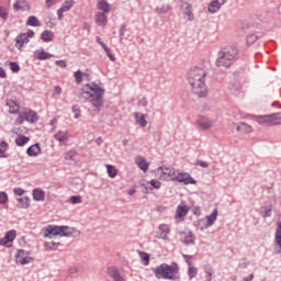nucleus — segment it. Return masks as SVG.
<instances>
[{
	"mask_svg": "<svg viewBox=\"0 0 281 281\" xmlns=\"http://www.w3.org/2000/svg\"><path fill=\"white\" fill-rule=\"evenodd\" d=\"M70 203L72 205H78V204L82 203V198L80 195H72V196H70Z\"/></svg>",
	"mask_w": 281,
	"mask_h": 281,
	"instance_id": "41",
	"label": "nucleus"
},
{
	"mask_svg": "<svg viewBox=\"0 0 281 281\" xmlns=\"http://www.w3.org/2000/svg\"><path fill=\"white\" fill-rule=\"evenodd\" d=\"M239 269H247L249 267V261L247 259H241L238 265Z\"/></svg>",
	"mask_w": 281,
	"mask_h": 281,
	"instance_id": "51",
	"label": "nucleus"
},
{
	"mask_svg": "<svg viewBox=\"0 0 281 281\" xmlns=\"http://www.w3.org/2000/svg\"><path fill=\"white\" fill-rule=\"evenodd\" d=\"M55 65H57V67H60L61 69L67 68V61L66 60H56Z\"/></svg>",
	"mask_w": 281,
	"mask_h": 281,
	"instance_id": "54",
	"label": "nucleus"
},
{
	"mask_svg": "<svg viewBox=\"0 0 281 281\" xmlns=\"http://www.w3.org/2000/svg\"><path fill=\"white\" fill-rule=\"evenodd\" d=\"M27 43H30V37L26 36L25 34L19 35V36L16 37V44H18V45L23 46V45H25V44H27Z\"/></svg>",
	"mask_w": 281,
	"mask_h": 281,
	"instance_id": "36",
	"label": "nucleus"
},
{
	"mask_svg": "<svg viewBox=\"0 0 281 281\" xmlns=\"http://www.w3.org/2000/svg\"><path fill=\"white\" fill-rule=\"evenodd\" d=\"M74 8V0H66L59 9L64 12H69Z\"/></svg>",
	"mask_w": 281,
	"mask_h": 281,
	"instance_id": "35",
	"label": "nucleus"
},
{
	"mask_svg": "<svg viewBox=\"0 0 281 281\" xmlns=\"http://www.w3.org/2000/svg\"><path fill=\"white\" fill-rule=\"evenodd\" d=\"M26 25L30 27H41V21L37 16L30 15L26 21Z\"/></svg>",
	"mask_w": 281,
	"mask_h": 281,
	"instance_id": "28",
	"label": "nucleus"
},
{
	"mask_svg": "<svg viewBox=\"0 0 281 281\" xmlns=\"http://www.w3.org/2000/svg\"><path fill=\"white\" fill-rule=\"evenodd\" d=\"M256 121L262 126H276L278 124H281V115L280 113L259 115L257 116Z\"/></svg>",
	"mask_w": 281,
	"mask_h": 281,
	"instance_id": "7",
	"label": "nucleus"
},
{
	"mask_svg": "<svg viewBox=\"0 0 281 281\" xmlns=\"http://www.w3.org/2000/svg\"><path fill=\"white\" fill-rule=\"evenodd\" d=\"M182 258L186 260L188 267H192V255H182Z\"/></svg>",
	"mask_w": 281,
	"mask_h": 281,
	"instance_id": "50",
	"label": "nucleus"
},
{
	"mask_svg": "<svg viewBox=\"0 0 281 281\" xmlns=\"http://www.w3.org/2000/svg\"><path fill=\"white\" fill-rule=\"evenodd\" d=\"M9 67L13 74H19V71H21V66H19V63L16 61H10Z\"/></svg>",
	"mask_w": 281,
	"mask_h": 281,
	"instance_id": "39",
	"label": "nucleus"
},
{
	"mask_svg": "<svg viewBox=\"0 0 281 281\" xmlns=\"http://www.w3.org/2000/svg\"><path fill=\"white\" fill-rule=\"evenodd\" d=\"M16 201H18V203H20V204H19V207H20L21 210H27V207H30V201H31V200H30L29 196L18 198Z\"/></svg>",
	"mask_w": 281,
	"mask_h": 281,
	"instance_id": "30",
	"label": "nucleus"
},
{
	"mask_svg": "<svg viewBox=\"0 0 281 281\" xmlns=\"http://www.w3.org/2000/svg\"><path fill=\"white\" fill-rule=\"evenodd\" d=\"M124 34H126V24H122L119 30L120 41H124Z\"/></svg>",
	"mask_w": 281,
	"mask_h": 281,
	"instance_id": "42",
	"label": "nucleus"
},
{
	"mask_svg": "<svg viewBox=\"0 0 281 281\" xmlns=\"http://www.w3.org/2000/svg\"><path fill=\"white\" fill-rule=\"evenodd\" d=\"M181 244L186 246L194 245L196 243V236L192 231L181 233Z\"/></svg>",
	"mask_w": 281,
	"mask_h": 281,
	"instance_id": "11",
	"label": "nucleus"
},
{
	"mask_svg": "<svg viewBox=\"0 0 281 281\" xmlns=\"http://www.w3.org/2000/svg\"><path fill=\"white\" fill-rule=\"evenodd\" d=\"M151 271L157 280H181V277H179V265L177 262H172L171 265L161 263L160 266L151 268Z\"/></svg>",
	"mask_w": 281,
	"mask_h": 281,
	"instance_id": "3",
	"label": "nucleus"
},
{
	"mask_svg": "<svg viewBox=\"0 0 281 281\" xmlns=\"http://www.w3.org/2000/svg\"><path fill=\"white\" fill-rule=\"evenodd\" d=\"M254 280V273L249 274L248 277H245L241 281H252Z\"/></svg>",
	"mask_w": 281,
	"mask_h": 281,
	"instance_id": "64",
	"label": "nucleus"
},
{
	"mask_svg": "<svg viewBox=\"0 0 281 281\" xmlns=\"http://www.w3.org/2000/svg\"><path fill=\"white\" fill-rule=\"evenodd\" d=\"M0 19H2L3 21H8V11H5V9L0 7Z\"/></svg>",
	"mask_w": 281,
	"mask_h": 281,
	"instance_id": "52",
	"label": "nucleus"
},
{
	"mask_svg": "<svg viewBox=\"0 0 281 281\" xmlns=\"http://www.w3.org/2000/svg\"><path fill=\"white\" fill-rule=\"evenodd\" d=\"M23 122H29V124H36L38 122V114L32 109H26L19 112L18 120H15L16 126H21Z\"/></svg>",
	"mask_w": 281,
	"mask_h": 281,
	"instance_id": "6",
	"label": "nucleus"
},
{
	"mask_svg": "<svg viewBox=\"0 0 281 281\" xmlns=\"http://www.w3.org/2000/svg\"><path fill=\"white\" fill-rule=\"evenodd\" d=\"M63 14H65V11L63 9L57 10L58 20L63 21Z\"/></svg>",
	"mask_w": 281,
	"mask_h": 281,
	"instance_id": "61",
	"label": "nucleus"
},
{
	"mask_svg": "<svg viewBox=\"0 0 281 281\" xmlns=\"http://www.w3.org/2000/svg\"><path fill=\"white\" fill-rule=\"evenodd\" d=\"M14 238H16V231L11 229L5 233L3 238H0V245L2 247H9L8 243H12V240H14Z\"/></svg>",
	"mask_w": 281,
	"mask_h": 281,
	"instance_id": "17",
	"label": "nucleus"
},
{
	"mask_svg": "<svg viewBox=\"0 0 281 281\" xmlns=\"http://www.w3.org/2000/svg\"><path fill=\"white\" fill-rule=\"evenodd\" d=\"M272 211L271 209H266L265 212L262 213L263 218H269L271 216Z\"/></svg>",
	"mask_w": 281,
	"mask_h": 281,
	"instance_id": "59",
	"label": "nucleus"
},
{
	"mask_svg": "<svg viewBox=\"0 0 281 281\" xmlns=\"http://www.w3.org/2000/svg\"><path fill=\"white\" fill-rule=\"evenodd\" d=\"M149 183L151 188H155V190H159V188H161V182H159V180L151 179Z\"/></svg>",
	"mask_w": 281,
	"mask_h": 281,
	"instance_id": "47",
	"label": "nucleus"
},
{
	"mask_svg": "<svg viewBox=\"0 0 281 281\" xmlns=\"http://www.w3.org/2000/svg\"><path fill=\"white\" fill-rule=\"evenodd\" d=\"M15 260L18 265H30L34 259L30 256H27V252L23 249L18 250V254L15 255Z\"/></svg>",
	"mask_w": 281,
	"mask_h": 281,
	"instance_id": "12",
	"label": "nucleus"
},
{
	"mask_svg": "<svg viewBox=\"0 0 281 281\" xmlns=\"http://www.w3.org/2000/svg\"><path fill=\"white\" fill-rule=\"evenodd\" d=\"M186 3V12L183 13L184 19H187V21H194V13H192V4H190L189 2H184Z\"/></svg>",
	"mask_w": 281,
	"mask_h": 281,
	"instance_id": "27",
	"label": "nucleus"
},
{
	"mask_svg": "<svg viewBox=\"0 0 281 281\" xmlns=\"http://www.w3.org/2000/svg\"><path fill=\"white\" fill-rule=\"evenodd\" d=\"M98 10H101V13L109 14L111 12V4L106 0H101L97 4Z\"/></svg>",
	"mask_w": 281,
	"mask_h": 281,
	"instance_id": "24",
	"label": "nucleus"
},
{
	"mask_svg": "<svg viewBox=\"0 0 281 281\" xmlns=\"http://www.w3.org/2000/svg\"><path fill=\"white\" fill-rule=\"evenodd\" d=\"M35 56L37 60H49V58L54 57V55L49 54L48 52H45L44 49L36 50Z\"/></svg>",
	"mask_w": 281,
	"mask_h": 281,
	"instance_id": "26",
	"label": "nucleus"
},
{
	"mask_svg": "<svg viewBox=\"0 0 281 281\" xmlns=\"http://www.w3.org/2000/svg\"><path fill=\"white\" fill-rule=\"evenodd\" d=\"M140 259L144 260V262H150V256L146 252L140 254Z\"/></svg>",
	"mask_w": 281,
	"mask_h": 281,
	"instance_id": "56",
	"label": "nucleus"
},
{
	"mask_svg": "<svg viewBox=\"0 0 281 281\" xmlns=\"http://www.w3.org/2000/svg\"><path fill=\"white\" fill-rule=\"evenodd\" d=\"M195 126L199 131H210L214 126V123L207 116L200 115L195 121Z\"/></svg>",
	"mask_w": 281,
	"mask_h": 281,
	"instance_id": "10",
	"label": "nucleus"
},
{
	"mask_svg": "<svg viewBox=\"0 0 281 281\" xmlns=\"http://www.w3.org/2000/svg\"><path fill=\"white\" fill-rule=\"evenodd\" d=\"M168 234H170V226H168V224H160L156 233L157 238H160L161 240H167Z\"/></svg>",
	"mask_w": 281,
	"mask_h": 281,
	"instance_id": "16",
	"label": "nucleus"
},
{
	"mask_svg": "<svg viewBox=\"0 0 281 281\" xmlns=\"http://www.w3.org/2000/svg\"><path fill=\"white\" fill-rule=\"evenodd\" d=\"M13 192L15 196H23V194H25V191L22 188H15L13 189Z\"/></svg>",
	"mask_w": 281,
	"mask_h": 281,
	"instance_id": "53",
	"label": "nucleus"
},
{
	"mask_svg": "<svg viewBox=\"0 0 281 281\" xmlns=\"http://www.w3.org/2000/svg\"><path fill=\"white\" fill-rule=\"evenodd\" d=\"M134 119H135L136 124H138V126H142V128H146L148 121H146V116L143 113L135 112Z\"/></svg>",
	"mask_w": 281,
	"mask_h": 281,
	"instance_id": "20",
	"label": "nucleus"
},
{
	"mask_svg": "<svg viewBox=\"0 0 281 281\" xmlns=\"http://www.w3.org/2000/svg\"><path fill=\"white\" fill-rule=\"evenodd\" d=\"M216 218H218V210L214 209L210 215L205 217L206 227H212L214 223H216Z\"/></svg>",
	"mask_w": 281,
	"mask_h": 281,
	"instance_id": "23",
	"label": "nucleus"
},
{
	"mask_svg": "<svg viewBox=\"0 0 281 281\" xmlns=\"http://www.w3.org/2000/svg\"><path fill=\"white\" fill-rule=\"evenodd\" d=\"M8 203V193L0 192V205H5Z\"/></svg>",
	"mask_w": 281,
	"mask_h": 281,
	"instance_id": "46",
	"label": "nucleus"
},
{
	"mask_svg": "<svg viewBox=\"0 0 281 281\" xmlns=\"http://www.w3.org/2000/svg\"><path fill=\"white\" fill-rule=\"evenodd\" d=\"M74 76H75L76 82H78V83L82 82V71L81 70L75 71Z\"/></svg>",
	"mask_w": 281,
	"mask_h": 281,
	"instance_id": "48",
	"label": "nucleus"
},
{
	"mask_svg": "<svg viewBox=\"0 0 281 281\" xmlns=\"http://www.w3.org/2000/svg\"><path fill=\"white\" fill-rule=\"evenodd\" d=\"M95 41H97L98 45L102 46V49H106V44H104V42H102L101 36H97Z\"/></svg>",
	"mask_w": 281,
	"mask_h": 281,
	"instance_id": "57",
	"label": "nucleus"
},
{
	"mask_svg": "<svg viewBox=\"0 0 281 281\" xmlns=\"http://www.w3.org/2000/svg\"><path fill=\"white\" fill-rule=\"evenodd\" d=\"M199 226H200L201 232H205V229H207L210 227V226H207V221L203 220V218H201L199 221Z\"/></svg>",
	"mask_w": 281,
	"mask_h": 281,
	"instance_id": "45",
	"label": "nucleus"
},
{
	"mask_svg": "<svg viewBox=\"0 0 281 281\" xmlns=\"http://www.w3.org/2000/svg\"><path fill=\"white\" fill-rule=\"evenodd\" d=\"M0 78H8V75L5 74V69H3V67H0Z\"/></svg>",
	"mask_w": 281,
	"mask_h": 281,
	"instance_id": "63",
	"label": "nucleus"
},
{
	"mask_svg": "<svg viewBox=\"0 0 281 281\" xmlns=\"http://www.w3.org/2000/svg\"><path fill=\"white\" fill-rule=\"evenodd\" d=\"M232 126H233V128H235L237 131V133H241L244 135L254 133V127H251V125H249L245 122L233 123Z\"/></svg>",
	"mask_w": 281,
	"mask_h": 281,
	"instance_id": "13",
	"label": "nucleus"
},
{
	"mask_svg": "<svg viewBox=\"0 0 281 281\" xmlns=\"http://www.w3.org/2000/svg\"><path fill=\"white\" fill-rule=\"evenodd\" d=\"M32 194L33 201H36L37 203L45 201V191H43V189H33Z\"/></svg>",
	"mask_w": 281,
	"mask_h": 281,
	"instance_id": "21",
	"label": "nucleus"
},
{
	"mask_svg": "<svg viewBox=\"0 0 281 281\" xmlns=\"http://www.w3.org/2000/svg\"><path fill=\"white\" fill-rule=\"evenodd\" d=\"M171 181H178V183H183L184 186H196V180L188 172L178 173L176 177L171 178Z\"/></svg>",
	"mask_w": 281,
	"mask_h": 281,
	"instance_id": "9",
	"label": "nucleus"
},
{
	"mask_svg": "<svg viewBox=\"0 0 281 281\" xmlns=\"http://www.w3.org/2000/svg\"><path fill=\"white\" fill-rule=\"evenodd\" d=\"M63 93V89L59 86H56L54 89V95H60Z\"/></svg>",
	"mask_w": 281,
	"mask_h": 281,
	"instance_id": "60",
	"label": "nucleus"
},
{
	"mask_svg": "<svg viewBox=\"0 0 281 281\" xmlns=\"http://www.w3.org/2000/svg\"><path fill=\"white\" fill-rule=\"evenodd\" d=\"M54 139L59 143V146H67L69 143V132L68 131H58L54 135Z\"/></svg>",
	"mask_w": 281,
	"mask_h": 281,
	"instance_id": "15",
	"label": "nucleus"
},
{
	"mask_svg": "<svg viewBox=\"0 0 281 281\" xmlns=\"http://www.w3.org/2000/svg\"><path fill=\"white\" fill-rule=\"evenodd\" d=\"M26 155L29 157H38V155H41V145L38 143L30 146L27 149H26Z\"/></svg>",
	"mask_w": 281,
	"mask_h": 281,
	"instance_id": "19",
	"label": "nucleus"
},
{
	"mask_svg": "<svg viewBox=\"0 0 281 281\" xmlns=\"http://www.w3.org/2000/svg\"><path fill=\"white\" fill-rule=\"evenodd\" d=\"M205 76H207L205 69L199 67L191 68L188 72L189 85H191L192 91L198 98H205L207 95Z\"/></svg>",
	"mask_w": 281,
	"mask_h": 281,
	"instance_id": "2",
	"label": "nucleus"
},
{
	"mask_svg": "<svg viewBox=\"0 0 281 281\" xmlns=\"http://www.w3.org/2000/svg\"><path fill=\"white\" fill-rule=\"evenodd\" d=\"M55 236H65L66 238H78L80 231L71 226L48 225L44 228V238H54Z\"/></svg>",
	"mask_w": 281,
	"mask_h": 281,
	"instance_id": "4",
	"label": "nucleus"
},
{
	"mask_svg": "<svg viewBox=\"0 0 281 281\" xmlns=\"http://www.w3.org/2000/svg\"><path fill=\"white\" fill-rule=\"evenodd\" d=\"M9 106V113H11L12 115L22 113V111H19V105H16V103H14L13 101H10L7 103Z\"/></svg>",
	"mask_w": 281,
	"mask_h": 281,
	"instance_id": "31",
	"label": "nucleus"
},
{
	"mask_svg": "<svg viewBox=\"0 0 281 281\" xmlns=\"http://www.w3.org/2000/svg\"><path fill=\"white\" fill-rule=\"evenodd\" d=\"M108 170V175L111 179H115L117 177V169L113 165H106L105 166Z\"/></svg>",
	"mask_w": 281,
	"mask_h": 281,
	"instance_id": "33",
	"label": "nucleus"
},
{
	"mask_svg": "<svg viewBox=\"0 0 281 281\" xmlns=\"http://www.w3.org/2000/svg\"><path fill=\"white\" fill-rule=\"evenodd\" d=\"M109 19L106 18V13L98 12L95 14V23L99 27H106V22Z\"/></svg>",
	"mask_w": 281,
	"mask_h": 281,
	"instance_id": "22",
	"label": "nucleus"
},
{
	"mask_svg": "<svg viewBox=\"0 0 281 281\" xmlns=\"http://www.w3.org/2000/svg\"><path fill=\"white\" fill-rule=\"evenodd\" d=\"M157 175H159V179L161 181H168L169 179H173L177 175V170H175V167H158L156 170Z\"/></svg>",
	"mask_w": 281,
	"mask_h": 281,
	"instance_id": "8",
	"label": "nucleus"
},
{
	"mask_svg": "<svg viewBox=\"0 0 281 281\" xmlns=\"http://www.w3.org/2000/svg\"><path fill=\"white\" fill-rule=\"evenodd\" d=\"M156 14H168L170 12V5L161 4L155 9Z\"/></svg>",
	"mask_w": 281,
	"mask_h": 281,
	"instance_id": "34",
	"label": "nucleus"
},
{
	"mask_svg": "<svg viewBox=\"0 0 281 281\" xmlns=\"http://www.w3.org/2000/svg\"><path fill=\"white\" fill-rule=\"evenodd\" d=\"M27 142H30V137L22 135L18 138H15V144L16 146H25V144H27Z\"/></svg>",
	"mask_w": 281,
	"mask_h": 281,
	"instance_id": "37",
	"label": "nucleus"
},
{
	"mask_svg": "<svg viewBox=\"0 0 281 281\" xmlns=\"http://www.w3.org/2000/svg\"><path fill=\"white\" fill-rule=\"evenodd\" d=\"M41 38L44 43H52V41H54V33H52L49 30H45L41 34Z\"/></svg>",
	"mask_w": 281,
	"mask_h": 281,
	"instance_id": "29",
	"label": "nucleus"
},
{
	"mask_svg": "<svg viewBox=\"0 0 281 281\" xmlns=\"http://www.w3.org/2000/svg\"><path fill=\"white\" fill-rule=\"evenodd\" d=\"M57 0H46L47 8H52V5H56Z\"/></svg>",
	"mask_w": 281,
	"mask_h": 281,
	"instance_id": "62",
	"label": "nucleus"
},
{
	"mask_svg": "<svg viewBox=\"0 0 281 281\" xmlns=\"http://www.w3.org/2000/svg\"><path fill=\"white\" fill-rule=\"evenodd\" d=\"M108 273H109V276H111V278H113V279L120 277V272H119L117 269H115V268H109V269H108Z\"/></svg>",
	"mask_w": 281,
	"mask_h": 281,
	"instance_id": "44",
	"label": "nucleus"
},
{
	"mask_svg": "<svg viewBox=\"0 0 281 281\" xmlns=\"http://www.w3.org/2000/svg\"><path fill=\"white\" fill-rule=\"evenodd\" d=\"M136 166H138L139 170H143V172H148V168L150 165H148V161H146V158L144 156H137L135 160Z\"/></svg>",
	"mask_w": 281,
	"mask_h": 281,
	"instance_id": "18",
	"label": "nucleus"
},
{
	"mask_svg": "<svg viewBox=\"0 0 281 281\" xmlns=\"http://www.w3.org/2000/svg\"><path fill=\"white\" fill-rule=\"evenodd\" d=\"M188 276H189V280H194V278L196 276H199V268L189 266L188 267Z\"/></svg>",
	"mask_w": 281,
	"mask_h": 281,
	"instance_id": "32",
	"label": "nucleus"
},
{
	"mask_svg": "<svg viewBox=\"0 0 281 281\" xmlns=\"http://www.w3.org/2000/svg\"><path fill=\"white\" fill-rule=\"evenodd\" d=\"M74 157H76V151H74V150L68 151L65 155V159H74Z\"/></svg>",
	"mask_w": 281,
	"mask_h": 281,
	"instance_id": "58",
	"label": "nucleus"
},
{
	"mask_svg": "<svg viewBox=\"0 0 281 281\" xmlns=\"http://www.w3.org/2000/svg\"><path fill=\"white\" fill-rule=\"evenodd\" d=\"M238 56V49L235 46H225L218 52L216 67H229Z\"/></svg>",
	"mask_w": 281,
	"mask_h": 281,
	"instance_id": "5",
	"label": "nucleus"
},
{
	"mask_svg": "<svg viewBox=\"0 0 281 281\" xmlns=\"http://www.w3.org/2000/svg\"><path fill=\"white\" fill-rule=\"evenodd\" d=\"M247 44L248 45H254V43H256V41H258V35L256 34H250L247 36Z\"/></svg>",
	"mask_w": 281,
	"mask_h": 281,
	"instance_id": "43",
	"label": "nucleus"
},
{
	"mask_svg": "<svg viewBox=\"0 0 281 281\" xmlns=\"http://www.w3.org/2000/svg\"><path fill=\"white\" fill-rule=\"evenodd\" d=\"M222 5L223 4L221 2H218V0H213L210 2L207 10L211 14H216V12H218V10H221Z\"/></svg>",
	"mask_w": 281,
	"mask_h": 281,
	"instance_id": "25",
	"label": "nucleus"
},
{
	"mask_svg": "<svg viewBox=\"0 0 281 281\" xmlns=\"http://www.w3.org/2000/svg\"><path fill=\"white\" fill-rule=\"evenodd\" d=\"M203 270H204V273H205V281H211L212 280V276H213V272H212V267L210 266H204L203 267Z\"/></svg>",
	"mask_w": 281,
	"mask_h": 281,
	"instance_id": "38",
	"label": "nucleus"
},
{
	"mask_svg": "<svg viewBox=\"0 0 281 281\" xmlns=\"http://www.w3.org/2000/svg\"><path fill=\"white\" fill-rule=\"evenodd\" d=\"M188 212H190V206H188L187 204H184L183 202L177 206L176 209V215L175 218L183 221V218H186V216H188Z\"/></svg>",
	"mask_w": 281,
	"mask_h": 281,
	"instance_id": "14",
	"label": "nucleus"
},
{
	"mask_svg": "<svg viewBox=\"0 0 281 281\" xmlns=\"http://www.w3.org/2000/svg\"><path fill=\"white\" fill-rule=\"evenodd\" d=\"M103 50L105 52L108 58H110V60H111L112 63H115V56L111 54V49H109V47L105 46V48H103Z\"/></svg>",
	"mask_w": 281,
	"mask_h": 281,
	"instance_id": "49",
	"label": "nucleus"
},
{
	"mask_svg": "<svg viewBox=\"0 0 281 281\" xmlns=\"http://www.w3.org/2000/svg\"><path fill=\"white\" fill-rule=\"evenodd\" d=\"M196 166H200L201 168H209L210 167V164H207V161L205 160H198Z\"/></svg>",
	"mask_w": 281,
	"mask_h": 281,
	"instance_id": "55",
	"label": "nucleus"
},
{
	"mask_svg": "<svg viewBox=\"0 0 281 281\" xmlns=\"http://www.w3.org/2000/svg\"><path fill=\"white\" fill-rule=\"evenodd\" d=\"M60 245V243H56V241H45L44 243V247L47 248L48 250H53L58 248V246Z\"/></svg>",
	"mask_w": 281,
	"mask_h": 281,
	"instance_id": "40",
	"label": "nucleus"
},
{
	"mask_svg": "<svg viewBox=\"0 0 281 281\" xmlns=\"http://www.w3.org/2000/svg\"><path fill=\"white\" fill-rule=\"evenodd\" d=\"M81 91L79 95L81 102H91L95 113H99L103 105L102 97L104 95V89L92 82L85 85Z\"/></svg>",
	"mask_w": 281,
	"mask_h": 281,
	"instance_id": "1",
	"label": "nucleus"
}]
</instances>
